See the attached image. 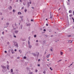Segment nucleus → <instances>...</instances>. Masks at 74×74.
<instances>
[{
    "mask_svg": "<svg viewBox=\"0 0 74 74\" xmlns=\"http://www.w3.org/2000/svg\"><path fill=\"white\" fill-rule=\"evenodd\" d=\"M13 43H14L15 46L16 47H18V44L17 42H15V41H13Z\"/></svg>",
    "mask_w": 74,
    "mask_h": 74,
    "instance_id": "1",
    "label": "nucleus"
},
{
    "mask_svg": "<svg viewBox=\"0 0 74 74\" xmlns=\"http://www.w3.org/2000/svg\"><path fill=\"white\" fill-rule=\"evenodd\" d=\"M38 55H39V53L38 52H36V54L35 53H34V56H37V57H38Z\"/></svg>",
    "mask_w": 74,
    "mask_h": 74,
    "instance_id": "2",
    "label": "nucleus"
},
{
    "mask_svg": "<svg viewBox=\"0 0 74 74\" xmlns=\"http://www.w3.org/2000/svg\"><path fill=\"white\" fill-rule=\"evenodd\" d=\"M50 19H52V14L50 12Z\"/></svg>",
    "mask_w": 74,
    "mask_h": 74,
    "instance_id": "3",
    "label": "nucleus"
},
{
    "mask_svg": "<svg viewBox=\"0 0 74 74\" xmlns=\"http://www.w3.org/2000/svg\"><path fill=\"white\" fill-rule=\"evenodd\" d=\"M50 56V54H47V58H49Z\"/></svg>",
    "mask_w": 74,
    "mask_h": 74,
    "instance_id": "4",
    "label": "nucleus"
},
{
    "mask_svg": "<svg viewBox=\"0 0 74 74\" xmlns=\"http://www.w3.org/2000/svg\"><path fill=\"white\" fill-rule=\"evenodd\" d=\"M28 40H29L28 41V44H29H29H30V42H29V41H30V37H29L28 38Z\"/></svg>",
    "mask_w": 74,
    "mask_h": 74,
    "instance_id": "5",
    "label": "nucleus"
},
{
    "mask_svg": "<svg viewBox=\"0 0 74 74\" xmlns=\"http://www.w3.org/2000/svg\"><path fill=\"white\" fill-rule=\"evenodd\" d=\"M2 67L3 69H6V67L4 66H1Z\"/></svg>",
    "mask_w": 74,
    "mask_h": 74,
    "instance_id": "6",
    "label": "nucleus"
},
{
    "mask_svg": "<svg viewBox=\"0 0 74 74\" xmlns=\"http://www.w3.org/2000/svg\"><path fill=\"white\" fill-rule=\"evenodd\" d=\"M50 51H51V52H53V48L51 47L50 49Z\"/></svg>",
    "mask_w": 74,
    "mask_h": 74,
    "instance_id": "7",
    "label": "nucleus"
},
{
    "mask_svg": "<svg viewBox=\"0 0 74 74\" xmlns=\"http://www.w3.org/2000/svg\"><path fill=\"white\" fill-rule=\"evenodd\" d=\"M15 29H16L14 28L13 29H12L11 32H12V33H13V32H14V30H15Z\"/></svg>",
    "mask_w": 74,
    "mask_h": 74,
    "instance_id": "8",
    "label": "nucleus"
},
{
    "mask_svg": "<svg viewBox=\"0 0 74 74\" xmlns=\"http://www.w3.org/2000/svg\"><path fill=\"white\" fill-rule=\"evenodd\" d=\"M11 51L12 54L14 53V51L13 50L11 49Z\"/></svg>",
    "mask_w": 74,
    "mask_h": 74,
    "instance_id": "9",
    "label": "nucleus"
},
{
    "mask_svg": "<svg viewBox=\"0 0 74 74\" xmlns=\"http://www.w3.org/2000/svg\"><path fill=\"white\" fill-rule=\"evenodd\" d=\"M18 15H21V14H22V13H21V12H18Z\"/></svg>",
    "mask_w": 74,
    "mask_h": 74,
    "instance_id": "10",
    "label": "nucleus"
},
{
    "mask_svg": "<svg viewBox=\"0 0 74 74\" xmlns=\"http://www.w3.org/2000/svg\"><path fill=\"white\" fill-rule=\"evenodd\" d=\"M18 31L16 30L15 31V33H16V34H18Z\"/></svg>",
    "mask_w": 74,
    "mask_h": 74,
    "instance_id": "11",
    "label": "nucleus"
},
{
    "mask_svg": "<svg viewBox=\"0 0 74 74\" xmlns=\"http://www.w3.org/2000/svg\"><path fill=\"white\" fill-rule=\"evenodd\" d=\"M68 42H69V43H72V41H71V40H69Z\"/></svg>",
    "mask_w": 74,
    "mask_h": 74,
    "instance_id": "12",
    "label": "nucleus"
},
{
    "mask_svg": "<svg viewBox=\"0 0 74 74\" xmlns=\"http://www.w3.org/2000/svg\"><path fill=\"white\" fill-rule=\"evenodd\" d=\"M29 48H32V46L31 45H30V44H29Z\"/></svg>",
    "mask_w": 74,
    "mask_h": 74,
    "instance_id": "13",
    "label": "nucleus"
},
{
    "mask_svg": "<svg viewBox=\"0 0 74 74\" xmlns=\"http://www.w3.org/2000/svg\"><path fill=\"white\" fill-rule=\"evenodd\" d=\"M9 65H7V69L8 70H9Z\"/></svg>",
    "mask_w": 74,
    "mask_h": 74,
    "instance_id": "14",
    "label": "nucleus"
},
{
    "mask_svg": "<svg viewBox=\"0 0 74 74\" xmlns=\"http://www.w3.org/2000/svg\"><path fill=\"white\" fill-rule=\"evenodd\" d=\"M72 12V11L71 10H70L69 11V13H70V14Z\"/></svg>",
    "mask_w": 74,
    "mask_h": 74,
    "instance_id": "15",
    "label": "nucleus"
},
{
    "mask_svg": "<svg viewBox=\"0 0 74 74\" xmlns=\"http://www.w3.org/2000/svg\"><path fill=\"white\" fill-rule=\"evenodd\" d=\"M27 5L28 7H29V6H30V5L29 4V2H27Z\"/></svg>",
    "mask_w": 74,
    "mask_h": 74,
    "instance_id": "16",
    "label": "nucleus"
},
{
    "mask_svg": "<svg viewBox=\"0 0 74 74\" xmlns=\"http://www.w3.org/2000/svg\"><path fill=\"white\" fill-rule=\"evenodd\" d=\"M20 27L21 29H22V27H23V25H21Z\"/></svg>",
    "mask_w": 74,
    "mask_h": 74,
    "instance_id": "17",
    "label": "nucleus"
},
{
    "mask_svg": "<svg viewBox=\"0 0 74 74\" xmlns=\"http://www.w3.org/2000/svg\"><path fill=\"white\" fill-rule=\"evenodd\" d=\"M12 9V7L11 6L10 7V8H9V9L10 10H11Z\"/></svg>",
    "mask_w": 74,
    "mask_h": 74,
    "instance_id": "18",
    "label": "nucleus"
},
{
    "mask_svg": "<svg viewBox=\"0 0 74 74\" xmlns=\"http://www.w3.org/2000/svg\"><path fill=\"white\" fill-rule=\"evenodd\" d=\"M27 26H30V24L29 23V24H27Z\"/></svg>",
    "mask_w": 74,
    "mask_h": 74,
    "instance_id": "19",
    "label": "nucleus"
},
{
    "mask_svg": "<svg viewBox=\"0 0 74 74\" xmlns=\"http://www.w3.org/2000/svg\"><path fill=\"white\" fill-rule=\"evenodd\" d=\"M60 54L61 55H63V52L61 51L60 52Z\"/></svg>",
    "mask_w": 74,
    "mask_h": 74,
    "instance_id": "20",
    "label": "nucleus"
},
{
    "mask_svg": "<svg viewBox=\"0 0 74 74\" xmlns=\"http://www.w3.org/2000/svg\"><path fill=\"white\" fill-rule=\"evenodd\" d=\"M33 74V72H31L30 73H29L28 74Z\"/></svg>",
    "mask_w": 74,
    "mask_h": 74,
    "instance_id": "21",
    "label": "nucleus"
},
{
    "mask_svg": "<svg viewBox=\"0 0 74 74\" xmlns=\"http://www.w3.org/2000/svg\"><path fill=\"white\" fill-rule=\"evenodd\" d=\"M69 16L70 17H71L72 16H73V15L71 14L69 15Z\"/></svg>",
    "mask_w": 74,
    "mask_h": 74,
    "instance_id": "22",
    "label": "nucleus"
},
{
    "mask_svg": "<svg viewBox=\"0 0 74 74\" xmlns=\"http://www.w3.org/2000/svg\"><path fill=\"white\" fill-rule=\"evenodd\" d=\"M10 25V24L9 23H6V25H7V26H8V25Z\"/></svg>",
    "mask_w": 74,
    "mask_h": 74,
    "instance_id": "23",
    "label": "nucleus"
},
{
    "mask_svg": "<svg viewBox=\"0 0 74 74\" xmlns=\"http://www.w3.org/2000/svg\"><path fill=\"white\" fill-rule=\"evenodd\" d=\"M11 73H12V72H13V70H12V69H11Z\"/></svg>",
    "mask_w": 74,
    "mask_h": 74,
    "instance_id": "24",
    "label": "nucleus"
},
{
    "mask_svg": "<svg viewBox=\"0 0 74 74\" xmlns=\"http://www.w3.org/2000/svg\"><path fill=\"white\" fill-rule=\"evenodd\" d=\"M22 18H23V16H20V18H21V20L23 21V19H22Z\"/></svg>",
    "mask_w": 74,
    "mask_h": 74,
    "instance_id": "25",
    "label": "nucleus"
},
{
    "mask_svg": "<svg viewBox=\"0 0 74 74\" xmlns=\"http://www.w3.org/2000/svg\"><path fill=\"white\" fill-rule=\"evenodd\" d=\"M23 58L24 59H26V58H27V57H26L24 56V57Z\"/></svg>",
    "mask_w": 74,
    "mask_h": 74,
    "instance_id": "26",
    "label": "nucleus"
},
{
    "mask_svg": "<svg viewBox=\"0 0 74 74\" xmlns=\"http://www.w3.org/2000/svg\"><path fill=\"white\" fill-rule=\"evenodd\" d=\"M72 18L73 19V22H74V18H73V17H72Z\"/></svg>",
    "mask_w": 74,
    "mask_h": 74,
    "instance_id": "27",
    "label": "nucleus"
},
{
    "mask_svg": "<svg viewBox=\"0 0 74 74\" xmlns=\"http://www.w3.org/2000/svg\"><path fill=\"white\" fill-rule=\"evenodd\" d=\"M62 61V60H59L58 61V62H61Z\"/></svg>",
    "mask_w": 74,
    "mask_h": 74,
    "instance_id": "28",
    "label": "nucleus"
},
{
    "mask_svg": "<svg viewBox=\"0 0 74 74\" xmlns=\"http://www.w3.org/2000/svg\"><path fill=\"white\" fill-rule=\"evenodd\" d=\"M68 37H71V35H68Z\"/></svg>",
    "mask_w": 74,
    "mask_h": 74,
    "instance_id": "29",
    "label": "nucleus"
},
{
    "mask_svg": "<svg viewBox=\"0 0 74 74\" xmlns=\"http://www.w3.org/2000/svg\"><path fill=\"white\" fill-rule=\"evenodd\" d=\"M50 69H51V71H52V70H53V69H52V68H51V67H50Z\"/></svg>",
    "mask_w": 74,
    "mask_h": 74,
    "instance_id": "30",
    "label": "nucleus"
},
{
    "mask_svg": "<svg viewBox=\"0 0 74 74\" xmlns=\"http://www.w3.org/2000/svg\"><path fill=\"white\" fill-rule=\"evenodd\" d=\"M13 36L14 38H16V36L15 35H14Z\"/></svg>",
    "mask_w": 74,
    "mask_h": 74,
    "instance_id": "31",
    "label": "nucleus"
},
{
    "mask_svg": "<svg viewBox=\"0 0 74 74\" xmlns=\"http://www.w3.org/2000/svg\"><path fill=\"white\" fill-rule=\"evenodd\" d=\"M7 44L8 45H9V44H10V42H7Z\"/></svg>",
    "mask_w": 74,
    "mask_h": 74,
    "instance_id": "32",
    "label": "nucleus"
},
{
    "mask_svg": "<svg viewBox=\"0 0 74 74\" xmlns=\"http://www.w3.org/2000/svg\"><path fill=\"white\" fill-rule=\"evenodd\" d=\"M27 11V10L25 9V12H26Z\"/></svg>",
    "mask_w": 74,
    "mask_h": 74,
    "instance_id": "33",
    "label": "nucleus"
},
{
    "mask_svg": "<svg viewBox=\"0 0 74 74\" xmlns=\"http://www.w3.org/2000/svg\"><path fill=\"white\" fill-rule=\"evenodd\" d=\"M23 5H26V4L25 3H23Z\"/></svg>",
    "mask_w": 74,
    "mask_h": 74,
    "instance_id": "34",
    "label": "nucleus"
},
{
    "mask_svg": "<svg viewBox=\"0 0 74 74\" xmlns=\"http://www.w3.org/2000/svg\"><path fill=\"white\" fill-rule=\"evenodd\" d=\"M51 31H51V29H49V32H51Z\"/></svg>",
    "mask_w": 74,
    "mask_h": 74,
    "instance_id": "35",
    "label": "nucleus"
},
{
    "mask_svg": "<svg viewBox=\"0 0 74 74\" xmlns=\"http://www.w3.org/2000/svg\"><path fill=\"white\" fill-rule=\"evenodd\" d=\"M73 36H74V35H71V37H73Z\"/></svg>",
    "mask_w": 74,
    "mask_h": 74,
    "instance_id": "36",
    "label": "nucleus"
},
{
    "mask_svg": "<svg viewBox=\"0 0 74 74\" xmlns=\"http://www.w3.org/2000/svg\"><path fill=\"white\" fill-rule=\"evenodd\" d=\"M27 70H29V68H27Z\"/></svg>",
    "mask_w": 74,
    "mask_h": 74,
    "instance_id": "37",
    "label": "nucleus"
},
{
    "mask_svg": "<svg viewBox=\"0 0 74 74\" xmlns=\"http://www.w3.org/2000/svg\"><path fill=\"white\" fill-rule=\"evenodd\" d=\"M38 71L37 70H35V72H36V73H37V72Z\"/></svg>",
    "mask_w": 74,
    "mask_h": 74,
    "instance_id": "38",
    "label": "nucleus"
},
{
    "mask_svg": "<svg viewBox=\"0 0 74 74\" xmlns=\"http://www.w3.org/2000/svg\"><path fill=\"white\" fill-rule=\"evenodd\" d=\"M13 12H15V10H14V9L13 10Z\"/></svg>",
    "mask_w": 74,
    "mask_h": 74,
    "instance_id": "39",
    "label": "nucleus"
},
{
    "mask_svg": "<svg viewBox=\"0 0 74 74\" xmlns=\"http://www.w3.org/2000/svg\"><path fill=\"white\" fill-rule=\"evenodd\" d=\"M43 73H44V74H45V71H43Z\"/></svg>",
    "mask_w": 74,
    "mask_h": 74,
    "instance_id": "40",
    "label": "nucleus"
},
{
    "mask_svg": "<svg viewBox=\"0 0 74 74\" xmlns=\"http://www.w3.org/2000/svg\"><path fill=\"white\" fill-rule=\"evenodd\" d=\"M34 37H35V38L36 37V35H34Z\"/></svg>",
    "mask_w": 74,
    "mask_h": 74,
    "instance_id": "41",
    "label": "nucleus"
},
{
    "mask_svg": "<svg viewBox=\"0 0 74 74\" xmlns=\"http://www.w3.org/2000/svg\"><path fill=\"white\" fill-rule=\"evenodd\" d=\"M69 4H70V3H67V5H69Z\"/></svg>",
    "mask_w": 74,
    "mask_h": 74,
    "instance_id": "42",
    "label": "nucleus"
},
{
    "mask_svg": "<svg viewBox=\"0 0 74 74\" xmlns=\"http://www.w3.org/2000/svg\"><path fill=\"white\" fill-rule=\"evenodd\" d=\"M19 58H20V57H18L17 58V59H19Z\"/></svg>",
    "mask_w": 74,
    "mask_h": 74,
    "instance_id": "43",
    "label": "nucleus"
},
{
    "mask_svg": "<svg viewBox=\"0 0 74 74\" xmlns=\"http://www.w3.org/2000/svg\"><path fill=\"white\" fill-rule=\"evenodd\" d=\"M24 8V7H23L22 8H21V10H23V9Z\"/></svg>",
    "mask_w": 74,
    "mask_h": 74,
    "instance_id": "44",
    "label": "nucleus"
},
{
    "mask_svg": "<svg viewBox=\"0 0 74 74\" xmlns=\"http://www.w3.org/2000/svg\"><path fill=\"white\" fill-rule=\"evenodd\" d=\"M7 63H8V64H9V62L8 61H7Z\"/></svg>",
    "mask_w": 74,
    "mask_h": 74,
    "instance_id": "45",
    "label": "nucleus"
},
{
    "mask_svg": "<svg viewBox=\"0 0 74 74\" xmlns=\"http://www.w3.org/2000/svg\"><path fill=\"white\" fill-rule=\"evenodd\" d=\"M43 31H44V32H45V31H46V29H44L43 30Z\"/></svg>",
    "mask_w": 74,
    "mask_h": 74,
    "instance_id": "46",
    "label": "nucleus"
},
{
    "mask_svg": "<svg viewBox=\"0 0 74 74\" xmlns=\"http://www.w3.org/2000/svg\"><path fill=\"white\" fill-rule=\"evenodd\" d=\"M29 4H32V2L31 1H30Z\"/></svg>",
    "mask_w": 74,
    "mask_h": 74,
    "instance_id": "47",
    "label": "nucleus"
},
{
    "mask_svg": "<svg viewBox=\"0 0 74 74\" xmlns=\"http://www.w3.org/2000/svg\"><path fill=\"white\" fill-rule=\"evenodd\" d=\"M0 15H2V13H0Z\"/></svg>",
    "mask_w": 74,
    "mask_h": 74,
    "instance_id": "48",
    "label": "nucleus"
},
{
    "mask_svg": "<svg viewBox=\"0 0 74 74\" xmlns=\"http://www.w3.org/2000/svg\"><path fill=\"white\" fill-rule=\"evenodd\" d=\"M73 15H74V11H73Z\"/></svg>",
    "mask_w": 74,
    "mask_h": 74,
    "instance_id": "49",
    "label": "nucleus"
},
{
    "mask_svg": "<svg viewBox=\"0 0 74 74\" xmlns=\"http://www.w3.org/2000/svg\"><path fill=\"white\" fill-rule=\"evenodd\" d=\"M31 21L32 22H33V19H31Z\"/></svg>",
    "mask_w": 74,
    "mask_h": 74,
    "instance_id": "50",
    "label": "nucleus"
},
{
    "mask_svg": "<svg viewBox=\"0 0 74 74\" xmlns=\"http://www.w3.org/2000/svg\"><path fill=\"white\" fill-rule=\"evenodd\" d=\"M32 9H34V7H32Z\"/></svg>",
    "mask_w": 74,
    "mask_h": 74,
    "instance_id": "51",
    "label": "nucleus"
},
{
    "mask_svg": "<svg viewBox=\"0 0 74 74\" xmlns=\"http://www.w3.org/2000/svg\"><path fill=\"white\" fill-rule=\"evenodd\" d=\"M39 61H40V59H39L38 60V62H39Z\"/></svg>",
    "mask_w": 74,
    "mask_h": 74,
    "instance_id": "52",
    "label": "nucleus"
},
{
    "mask_svg": "<svg viewBox=\"0 0 74 74\" xmlns=\"http://www.w3.org/2000/svg\"><path fill=\"white\" fill-rule=\"evenodd\" d=\"M73 65V64H71L70 65V66H71L72 65Z\"/></svg>",
    "mask_w": 74,
    "mask_h": 74,
    "instance_id": "53",
    "label": "nucleus"
},
{
    "mask_svg": "<svg viewBox=\"0 0 74 74\" xmlns=\"http://www.w3.org/2000/svg\"><path fill=\"white\" fill-rule=\"evenodd\" d=\"M7 52L6 51H5V53H7Z\"/></svg>",
    "mask_w": 74,
    "mask_h": 74,
    "instance_id": "54",
    "label": "nucleus"
},
{
    "mask_svg": "<svg viewBox=\"0 0 74 74\" xmlns=\"http://www.w3.org/2000/svg\"><path fill=\"white\" fill-rule=\"evenodd\" d=\"M14 51H16V49H15L14 50Z\"/></svg>",
    "mask_w": 74,
    "mask_h": 74,
    "instance_id": "55",
    "label": "nucleus"
},
{
    "mask_svg": "<svg viewBox=\"0 0 74 74\" xmlns=\"http://www.w3.org/2000/svg\"><path fill=\"white\" fill-rule=\"evenodd\" d=\"M22 0H20V2H22Z\"/></svg>",
    "mask_w": 74,
    "mask_h": 74,
    "instance_id": "56",
    "label": "nucleus"
},
{
    "mask_svg": "<svg viewBox=\"0 0 74 74\" xmlns=\"http://www.w3.org/2000/svg\"><path fill=\"white\" fill-rule=\"evenodd\" d=\"M47 61H49V59H47Z\"/></svg>",
    "mask_w": 74,
    "mask_h": 74,
    "instance_id": "57",
    "label": "nucleus"
},
{
    "mask_svg": "<svg viewBox=\"0 0 74 74\" xmlns=\"http://www.w3.org/2000/svg\"><path fill=\"white\" fill-rule=\"evenodd\" d=\"M2 34H4V32H2Z\"/></svg>",
    "mask_w": 74,
    "mask_h": 74,
    "instance_id": "58",
    "label": "nucleus"
},
{
    "mask_svg": "<svg viewBox=\"0 0 74 74\" xmlns=\"http://www.w3.org/2000/svg\"><path fill=\"white\" fill-rule=\"evenodd\" d=\"M18 0H16V2H18Z\"/></svg>",
    "mask_w": 74,
    "mask_h": 74,
    "instance_id": "59",
    "label": "nucleus"
},
{
    "mask_svg": "<svg viewBox=\"0 0 74 74\" xmlns=\"http://www.w3.org/2000/svg\"><path fill=\"white\" fill-rule=\"evenodd\" d=\"M15 26H16V23H15Z\"/></svg>",
    "mask_w": 74,
    "mask_h": 74,
    "instance_id": "60",
    "label": "nucleus"
},
{
    "mask_svg": "<svg viewBox=\"0 0 74 74\" xmlns=\"http://www.w3.org/2000/svg\"><path fill=\"white\" fill-rule=\"evenodd\" d=\"M38 66H40V65L39 64H38Z\"/></svg>",
    "mask_w": 74,
    "mask_h": 74,
    "instance_id": "61",
    "label": "nucleus"
},
{
    "mask_svg": "<svg viewBox=\"0 0 74 74\" xmlns=\"http://www.w3.org/2000/svg\"><path fill=\"white\" fill-rule=\"evenodd\" d=\"M68 2H70V0H68Z\"/></svg>",
    "mask_w": 74,
    "mask_h": 74,
    "instance_id": "62",
    "label": "nucleus"
},
{
    "mask_svg": "<svg viewBox=\"0 0 74 74\" xmlns=\"http://www.w3.org/2000/svg\"><path fill=\"white\" fill-rule=\"evenodd\" d=\"M16 71H18V70H16Z\"/></svg>",
    "mask_w": 74,
    "mask_h": 74,
    "instance_id": "63",
    "label": "nucleus"
},
{
    "mask_svg": "<svg viewBox=\"0 0 74 74\" xmlns=\"http://www.w3.org/2000/svg\"><path fill=\"white\" fill-rule=\"evenodd\" d=\"M38 40H36V42H38Z\"/></svg>",
    "mask_w": 74,
    "mask_h": 74,
    "instance_id": "64",
    "label": "nucleus"
}]
</instances>
